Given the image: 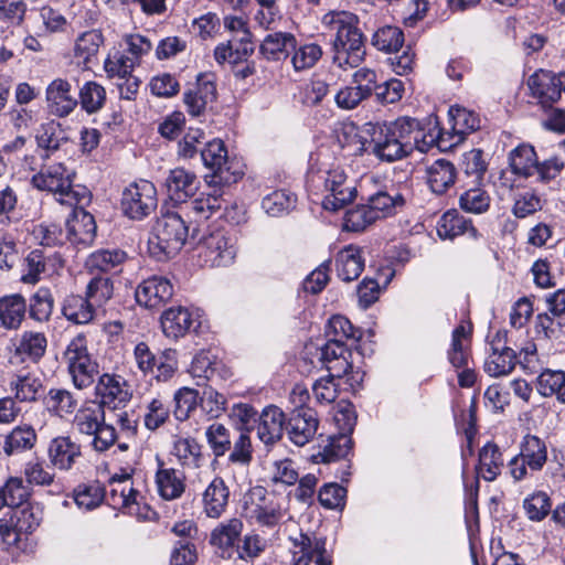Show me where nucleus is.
Segmentation results:
<instances>
[{"label":"nucleus","instance_id":"nucleus-1","mask_svg":"<svg viewBox=\"0 0 565 565\" xmlns=\"http://www.w3.org/2000/svg\"><path fill=\"white\" fill-rule=\"evenodd\" d=\"M322 23L335 32L333 62L343 70L358 67L365 55L359 18L348 11H332L324 14Z\"/></svg>","mask_w":565,"mask_h":565},{"label":"nucleus","instance_id":"nucleus-2","mask_svg":"<svg viewBox=\"0 0 565 565\" xmlns=\"http://www.w3.org/2000/svg\"><path fill=\"white\" fill-rule=\"evenodd\" d=\"M75 172L62 162L45 164L35 173L32 185L51 193L63 205H88L92 201L90 191L82 184H74Z\"/></svg>","mask_w":565,"mask_h":565},{"label":"nucleus","instance_id":"nucleus-3","mask_svg":"<svg viewBox=\"0 0 565 565\" xmlns=\"http://www.w3.org/2000/svg\"><path fill=\"white\" fill-rule=\"evenodd\" d=\"M189 227L178 212L162 213L148 239L150 255L159 262L175 256L186 242Z\"/></svg>","mask_w":565,"mask_h":565},{"label":"nucleus","instance_id":"nucleus-4","mask_svg":"<svg viewBox=\"0 0 565 565\" xmlns=\"http://www.w3.org/2000/svg\"><path fill=\"white\" fill-rule=\"evenodd\" d=\"M382 125L387 129L390 136L396 139V141L403 142L404 148L411 153L415 149L420 152H427L433 147L444 148V139L437 122L433 126L429 124V127L425 129L415 118L399 117Z\"/></svg>","mask_w":565,"mask_h":565},{"label":"nucleus","instance_id":"nucleus-5","mask_svg":"<svg viewBox=\"0 0 565 565\" xmlns=\"http://www.w3.org/2000/svg\"><path fill=\"white\" fill-rule=\"evenodd\" d=\"M203 164L211 170L206 177L210 186L218 188L236 183L244 175L243 164L235 158H230L224 142L214 139L201 150Z\"/></svg>","mask_w":565,"mask_h":565},{"label":"nucleus","instance_id":"nucleus-6","mask_svg":"<svg viewBox=\"0 0 565 565\" xmlns=\"http://www.w3.org/2000/svg\"><path fill=\"white\" fill-rule=\"evenodd\" d=\"M244 510L249 520L273 527L282 520L288 507L284 498L268 494L263 487H254L246 495Z\"/></svg>","mask_w":565,"mask_h":565},{"label":"nucleus","instance_id":"nucleus-7","mask_svg":"<svg viewBox=\"0 0 565 565\" xmlns=\"http://www.w3.org/2000/svg\"><path fill=\"white\" fill-rule=\"evenodd\" d=\"M108 488L106 501L110 507L137 519H146L148 516L149 509L147 505H141L143 498L135 488L134 480L129 473L114 475L109 479Z\"/></svg>","mask_w":565,"mask_h":565},{"label":"nucleus","instance_id":"nucleus-8","mask_svg":"<svg viewBox=\"0 0 565 565\" xmlns=\"http://www.w3.org/2000/svg\"><path fill=\"white\" fill-rule=\"evenodd\" d=\"M64 360L76 388L84 390L94 383L98 366L88 353L84 335L78 334L68 343Z\"/></svg>","mask_w":565,"mask_h":565},{"label":"nucleus","instance_id":"nucleus-9","mask_svg":"<svg viewBox=\"0 0 565 565\" xmlns=\"http://www.w3.org/2000/svg\"><path fill=\"white\" fill-rule=\"evenodd\" d=\"M136 366L143 375L151 374L158 382L170 381L178 371V353L174 349H164L157 358L145 342L134 348Z\"/></svg>","mask_w":565,"mask_h":565},{"label":"nucleus","instance_id":"nucleus-10","mask_svg":"<svg viewBox=\"0 0 565 565\" xmlns=\"http://www.w3.org/2000/svg\"><path fill=\"white\" fill-rule=\"evenodd\" d=\"M196 252L203 266L227 267L237 255L236 239L222 231L213 232L199 242Z\"/></svg>","mask_w":565,"mask_h":565},{"label":"nucleus","instance_id":"nucleus-11","mask_svg":"<svg viewBox=\"0 0 565 565\" xmlns=\"http://www.w3.org/2000/svg\"><path fill=\"white\" fill-rule=\"evenodd\" d=\"M156 186L147 180L129 184L121 194L122 213L131 220H142L157 207Z\"/></svg>","mask_w":565,"mask_h":565},{"label":"nucleus","instance_id":"nucleus-12","mask_svg":"<svg viewBox=\"0 0 565 565\" xmlns=\"http://www.w3.org/2000/svg\"><path fill=\"white\" fill-rule=\"evenodd\" d=\"M64 267V259L58 252L33 249L24 259L21 280L34 285L43 278L57 275Z\"/></svg>","mask_w":565,"mask_h":565},{"label":"nucleus","instance_id":"nucleus-13","mask_svg":"<svg viewBox=\"0 0 565 565\" xmlns=\"http://www.w3.org/2000/svg\"><path fill=\"white\" fill-rule=\"evenodd\" d=\"M527 87L543 108L551 107L565 93V74L539 70L527 78Z\"/></svg>","mask_w":565,"mask_h":565},{"label":"nucleus","instance_id":"nucleus-14","mask_svg":"<svg viewBox=\"0 0 565 565\" xmlns=\"http://www.w3.org/2000/svg\"><path fill=\"white\" fill-rule=\"evenodd\" d=\"M334 419L342 433L330 437L329 444L324 447V457L329 461L345 458L352 449V439L349 434L356 423L353 406L351 404L342 406L334 415Z\"/></svg>","mask_w":565,"mask_h":565},{"label":"nucleus","instance_id":"nucleus-15","mask_svg":"<svg viewBox=\"0 0 565 565\" xmlns=\"http://www.w3.org/2000/svg\"><path fill=\"white\" fill-rule=\"evenodd\" d=\"M324 189L328 193L322 200V206L329 211L342 209L355 196V188L348 183L347 174L340 167L326 172Z\"/></svg>","mask_w":565,"mask_h":565},{"label":"nucleus","instance_id":"nucleus-16","mask_svg":"<svg viewBox=\"0 0 565 565\" xmlns=\"http://www.w3.org/2000/svg\"><path fill=\"white\" fill-rule=\"evenodd\" d=\"M96 395L100 398L98 404L109 408L125 406L132 396L130 386L120 375L105 373L99 376L95 386Z\"/></svg>","mask_w":565,"mask_h":565},{"label":"nucleus","instance_id":"nucleus-17","mask_svg":"<svg viewBox=\"0 0 565 565\" xmlns=\"http://www.w3.org/2000/svg\"><path fill=\"white\" fill-rule=\"evenodd\" d=\"M319 426L317 412L312 408L292 409L286 425L289 440L302 447L313 439Z\"/></svg>","mask_w":565,"mask_h":565},{"label":"nucleus","instance_id":"nucleus-18","mask_svg":"<svg viewBox=\"0 0 565 565\" xmlns=\"http://www.w3.org/2000/svg\"><path fill=\"white\" fill-rule=\"evenodd\" d=\"M331 565V556L327 553L326 539L300 534L294 540V565Z\"/></svg>","mask_w":565,"mask_h":565},{"label":"nucleus","instance_id":"nucleus-19","mask_svg":"<svg viewBox=\"0 0 565 565\" xmlns=\"http://www.w3.org/2000/svg\"><path fill=\"white\" fill-rule=\"evenodd\" d=\"M86 205H72L71 217L66 222V239L74 245L89 246L96 236V222L94 216L85 211Z\"/></svg>","mask_w":565,"mask_h":565},{"label":"nucleus","instance_id":"nucleus-20","mask_svg":"<svg viewBox=\"0 0 565 565\" xmlns=\"http://www.w3.org/2000/svg\"><path fill=\"white\" fill-rule=\"evenodd\" d=\"M135 295L139 305L146 308H159L171 299L173 286L166 277L152 276L139 284Z\"/></svg>","mask_w":565,"mask_h":565},{"label":"nucleus","instance_id":"nucleus-21","mask_svg":"<svg viewBox=\"0 0 565 565\" xmlns=\"http://www.w3.org/2000/svg\"><path fill=\"white\" fill-rule=\"evenodd\" d=\"M216 99V86L213 74H200L196 85L184 93V104L192 116L202 115Z\"/></svg>","mask_w":565,"mask_h":565},{"label":"nucleus","instance_id":"nucleus-22","mask_svg":"<svg viewBox=\"0 0 565 565\" xmlns=\"http://www.w3.org/2000/svg\"><path fill=\"white\" fill-rule=\"evenodd\" d=\"M47 457L54 468L67 471L82 457V447L70 436H57L49 443Z\"/></svg>","mask_w":565,"mask_h":565},{"label":"nucleus","instance_id":"nucleus-23","mask_svg":"<svg viewBox=\"0 0 565 565\" xmlns=\"http://www.w3.org/2000/svg\"><path fill=\"white\" fill-rule=\"evenodd\" d=\"M372 130V151L382 161L394 162L401 160L411 152L406 150L403 142L390 136L383 125H369Z\"/></svg>","mask_w":565,"mask_h":565},{"label":"nucleus","instance_id":"nucleus-24","mask_svg":"<svg viewBox=\"0 0 565 565\" xmlns=\"http://www.w3.org/2000/svg\"><path fill=\"white\" fill-rule=\"evenodd\" d=\"M515 352L505 345L502 335L497 337L491 342V353L484 361V371L493 377L509 374L515 366Z\"/></svg>","mask_w":565,"mask_h":565},{"label":"nucleus","instance_id":"nucleus-25","mask_svg":"<svg viewBox=\"0 0 565 565\" xmlns=\"http://www.w3.org/2000/svg\"><path fill=\"white\" fill-rule=\"evenodd\" d=\"M286 425L285 414L278 406H266L259 415L257 436L266 446H271L281 439Z\"/></svg>","mask_w":565,"mask_h":565},{"label":"nucleus","instance_id":"nucleus-26","mask_svg":"<svg viewBox=\"0 0 565 565\" xmlns=\"http://www.w3.org/2000/svg\"><path fill=\"white\" fill-rule=\"evenodd\" d=\"M46 102L51 114L57 117L68 116L77 105V99L72 94V85L63 78L50 83L46 88Z\"/></svg>","mask_w":565,"mask_h":565},{"label":"nucleus","instance_id":"nucleus-27","mask_svg":"<svg viewBox=\"0 0 565 565\" xmlns=\"http://www.w3.org/2000/svg\"><path fill=\"white\" fill-rule=\"evenodd\" d=\"M199 326L198 317L184 307H172L161 317V327L166 337L179 339Z\"/></svg>","mask_w":565,"mask_h":565},{"label":"nucleus","instance_id":"nucleus-28","mask_svg":"<svg viewBox=\"0 0 565 565\" xmlns=\"http://www.w3.org/2000/svg\"><path fill=\"white\" fill-rule=\"evenodd\" d=\"M164 186L168 196L174 203H183L188 198L194 195L199 188L196 175L183 168L170 170Z\"/></svg>","mask_w":565,"mask_h":565},{"label":"nucleus","instance_id":"nucleus-29","mask_svg":"<svg viewBox=\"0 0 565 565\" xmlns=\"http://www.w3.org/2000/svg\"><path fill=\"white\" fill-rule=\"evenodd\" d=\"M230 500V489L225 481L215 477L202 493V507L206 516L218 519L226 511Z\"/></svg>","mask_w":565,"mask_h":565},{"label":"nucleus","instance_id":"nucleus-30","mask_svg":"<svg viewBox=\"0 0 565 565\" xmlns=\"http://www.w3.org/2000/svg\"><path fill=\"white\" fill-rule=\"evenodd\" d=\"M243 531L239 519L233 518L220 523L212 532L210 543L221 551L223 557H231Z\"/></svg>","mask_w":565,"mask_h":565},{"label":"nucleus","instance_id":"nucleus-31","mask_svg":"<svg viewBox=\"0 0 565 565\" xmlns=\"http://www.w3.org/2000/svg\"><path fill=\"white\" fill-rule=\"evenodd\" d=\"M38 526L39 520L34 518L33 512L23 508L14 512L10 522L0 520V535L4 543L13 545L20 540V534L32 532Z\"/></svg>","mask_w":565,"mask_h":565},{"label":"nucleus","instance_id":"nucleus-32","mask_svg":"<svg viewBox=\"0 0 565 565\" xmlns=\"http://www.w3.org/2000/svg\"><path fill=\"white\" fill-rule=\"evenodd\" d=\"M46 337L41 332L25 331L14 343L12 359L38 362L46 351Z\"/></svg>","mask_w":565,"mask_h":565},{"label":"nucleus","instance_id":"nucleus-33","mask_svg":"<svg viewBox=\"0 0 565 565\" xmlns=\"http://www.w3.org/2000/svg\"><path fill=\"white\" fill-rule=\"evenodd\" d=\"M156 486L158 494L163 500L179 499L185 490L184 476L181 471L160 463L156 472Z\"/></svg>","mask_w":565,"mask_h":565},{"label":"nucleus","instance_id":"nucleus-34","mask_svg":"<svg viewBox=\"0 0 565 565\" xmlns=\"http://www.w3.org/2000/svg\"><path fill=\"white\" fill-rule=\"evenodd\" d=\"M348 355L350 352L344 343L328 340L321 348L320 360L332 376L342 377L352 370Z\"/></svg>","mask_w":565,"mask_h":565},{"label":"nucleus","instance_id":"nucleus-35","mask_svg":"<svg viewBox=\"0 0 565 565\" xmlns=\"http://www.w3.org/2000/svg\"><path fill=\"white\" fill-rule=\"evenodd\" d=\"M364 263L362 249L355 245H348L338 253L335 258L338 276L343 281L355 280L363 271Z\"/></svg>","mask_w":565,"mask_h":565},{"label":"nucleus","instance_id":"nucleus-36","mask_svg":"<svg viewBox=\"0 0 565 565\" xmlns=\"http://www.w3.org/2000/svg\"><path fill=\"white\" fill-rule=\"evenodd\" d=\"M171 454L185 469H199L204 463L201 445L192 437H175Z\"/></svg>","mask_w":565,"mask_h":565},{"label":"nucleus","instance_id":"nucleus-37","mask_svg":"<svg viewBox=\"0 0 565 565\" xmlns=\"http://www.w3.org/2000/svg\"><path fill=\"white\" fill-rule=\"evenodd\" d=\"M42 381L34 373L21 371L9 381V388L20 402H34L42 390Z\"/></svg>","mask_w":565,"mask_h":565},{"label":"nucleus","instance_id":"nucleus-38","mask_svg":"<svg viewBox=\"0 0 565 565\" xmlns=\"http://www.w3.org/2000/svg\"><path fill=\"white\" fill-rule=\"evenodd\" d=\"M188 214L194 218L195 222L209 220L212 215L217 213L222 207L224 200L222 194L217 193L215 189L213 193H202L190 202H184Z\"/></svg>","mask_w":565,"mask_h":565},{"label":"nucleus","instance_id":"nucleus-39","mask_svg":"<svg viewBox=\"0 0 565 565\" xmlns=\"http://www.w3.org/2000/svg\"><path fill=\"white\" fill-rule=\"evenodd\" d=\"M456 174L451 162L439 159L427 168V182L434 193L444 194L455 184Z\"/></svg>","mask_w":565,"mask_h":565},{"label":"nucleus","instance_id":"nucleus-40","mask_svg":"<svg viewBox=\"0 0 565 565\" xmlns=\"http://www.w3.org/2000/svg\"><path fill=\"white\" fill-rule=\"evenodd\" d=\"M503 458L494 443H487L479 451L477 475L486 481H493L501 473Z\"/></svg>","mask_w":565,"mask_h":565},{"label":"nucleus","instance_id":"nucleus-41","mask_svg":"<svg viewBox=\"0 0 565 565\" xmlns=\"http://www.w3.org/2000/svg\"><path fill=\"white\" fill-rule=\"evenodd\" d=\"M518 455L527 462L530 471L536 472L542 470L547 461V447L541 438L527 434L523 437Z\"/></svg>","mask_w":565,"mask_h":565},{"label":"nucleus","instance_id":"nucleus-42","mask_svg":"<svg viewBox=\"0 0 565 565\" xmlns=\"http://www.w3.org/2000/svg\"><path fill=\"white\" fill-rule=\"evenodd\" d=\"M449 119L451 122L452 138L457 139L454 143L461 141L466 135L476 131L480 127L479 115L461 106L450 107Z\"/></svg>","mask_w":565,"mask_h":565},{"label":"nucleus","instance_id":"nucleus-43","mask_svg":"<svg viewBox=\"0 0 565 565\" xmlns=\"http://www.w3.org/2000/svg\"><path fill=\"white\" fill-rule=\"evenodd\" d=\"M105 420V412L100 404L89 402L84 404L75 414L74 428L83 435L94 434Z\"/></svg>","mask_w":565,"mask_h":565},{"label":"nucleus","instance_id":"nucleus-44","mask_svg":"<svg viewBox=\"0 0 565 565\" xmlns=\"http://www.w3.org/2000/svg\"><path fill=\"white\" fill-rule=\"evenodd\" d=\"M26 303L22 296L10 295L0 299V324L9 330L18 329L24 319Z\"/></svg>","mask_w":565,"mask_h":565},{"label":"nucleus","instance_id":"nucleus-45","mask_svg":"<svg viewBox=\"0 0 565 565\" xmlns=\"http://www.w3.org/2000/svg\"><path fill=\"white\" fill-rule=\"evenodd\" d=\"M64 317L76 324L89 323L96 313V308L85 296L71 295L63 302Z\"/></svg>","mask_w":565,"mask_h":565},{"label":"nucleus","instance_id":"nucleus-46","mask_svg":"<svg viewBox=\"0 0 565 565\" xmlns=\"http://www.w3.org/2000/svg\"><path fill=\"white\" fill-rule=\"evenodd\" d=\"M104 36L98 30L81 33L74 43V56L84 65H88L99 52Z\"/></svg>","mask_w":565,"mask_h":565},{"label":"nucleus","instance_id":"nucleus-47","mask_svg":"<svg viewBox=\"0 0 565 565\" xmlns=\"http://www.w3.org/2000/svg\"><path fill=\"white\" fill-rule=\"evenodd\" d=\"M510 167L513 173L529 178L537 169V157L534 148L530 145H521L509 154Z\"/></svg>","mask_w":565,"mask_h":565},{"label":"nucleus","instance_id":"nucleus-48","mask_svg":"<svg viewBox=\"0 0 565 565\" xmlns=\"http://www.w3.org/2000/svg\"><path fill=\"white\" fill-rule=\"evenodd\" d=\"M296 38L288 32H276L265 36L259 53L269 61H277L281 54H287L290 46H295Z\"/></svg>","mask_w":565,"mask_h":565},{"label":"nucleus","instance_id":"nucleus-49","mask_svg":"<svg viewBox=\"0 0 565 565\" xmlns=\"http://www.w3.org/2000/svg\"><path fill=\"white\" fill-rule=\"evenodd\" d=\"M366 203L376 218L381 220L395 213L397 207H402L405 199L399 193L390 194L386 191H379L369 195Z\"/></svg>","mask_w":565,"mask_h":565},{"label":"nucleus","instance_id":"nucleus-50","mask_svg":"<svg viewBox=\"0 0 565 565\" xmlns=\"http://www.w3.org/2000/svg\"><path fill=\"white\" fill-rule=\"evenodd\" d=\"M297 196L287 190H276L262 200L263 210L270 216L288 213L296 206Z\"/></svg>","mask_w":565,"mask_h":565},{"label":"nucleus","instance_id":"nucleus-51","mask_svg":"<svg viewBox=\"0 0 565 565\" xmlns=\"http://www.w3.org/2000/svg\"><path fill=\"white\" fill-rule=\"evenodd\" d=\"M468 230H475L471 221L456 212H446L437 223V234L443 239H452Z\"/></svg>","mask_w":565,"mask_h":565},{"label":"nucleus","instance_id":"nucleus-52","mask_svg":"<svg viewBox=\"0 0 565 565\" xmlns=\"http://www.w3.org/2000/svg\"><path fill=\"white\" fill-rule=\"evenodd\" d=\"M294 51L291 55V64L296 72L312 68L318 61L322 57V49L317 43H303L290 46Z\"/></svg>","mask_w":565,"mask_h":565},{"label":"nucleus","instance_id":"nucleus-53","mask_svg":"<svg viewBox=\"0 0 565 565\" xmlns=\"http://www.w3.org/2000/svg\"><path fill=\"white\" fill-rule=\"evenodd\" d=\"M537 392L542 396L556 395L565 403V373L563 371L545 370L537 377Z\"/></svg>","mask_w":565,"mask_h":565},{"label":"nucleus","instance_id":"nucleus-54","mask_svg":"<svg viewBox=\"0 0 565 565\" xmlns=\"http://www.w3.org/2000/svg\"><path fill=\"white\" fill-rule=\"evenodd\" d=\"M36 441V434L33 427L22 425L15 427L6 438L4 451L12 455L31 449Z\"/></svg>","mask_w":565,"mask_h":565},{"label":"nucleus","instance_id":"nucleus-55","mask_svg":"<svg viewBox=\"0 0 565 565\" xmlns=\"http://www.w3.org/2000/svg\"><path fill=\"white\" fill-rule=\"evenodd\" d=\"M77 404V398L65 388H51L47 393V408L60 417L73 414Z\"/></svg>","mask_w":565,"mask_h":565},{"label":"nucleus","instance_id":"nucleus-56","mask_svg":"<svg viewBox=\"0 0 565 565\" xmlns=\"http://www.w3.org/2000/svg\"><path fill=\"white\" fill-rule=\"evenodd\" d=\"M216 365V359L211 352L200 351L194 355L189 373L196 380L198 385H202L214 376Z\"/></svg>","mask_w":565,"mask_h":565},{"label":"nucleus","instance_id":"nucleus-57","mask_svg":"<svg viewBox=\"0 0 565 565\" xmlns=\"http://www.w3.org/2000/svg\"><path fill=\"white\" fill-rule=\"evenodd\" d=\"M404 43V34L397 26L385 25L380 28L372 38V44L380 51L397 52Z\"/></svg>","mask_w":565,"mask_h":565},{"label":"nucleus","instance_id":"nucleus-58","mask_svg":"<svg viewBox=\"0 0 565 565\" xmlns=\"http://www.w3.org/2000/svg\"><path fill=\"white\" fill-rule=\"evenodd\" d=\"M376 221L377 218L373 214V211L370 209L367 203H365L347 211L343 228L349 232H362Z\"/></svg>","mask_w":565,"mask_h":565},{"label":"nucleus","instance_id":"nucleus-59","mask_svg":"<svg viewBox=\"0 0 565 565\" xmlns=\"http://www.w3.org/2000/svg\"><path fill=\"white\" fill-rule=\"evenodd\" d=\"M205 437L215 457L224 456L231 449V431L221 423L211 424L206 428Z\"/></svg>","mask_w":565,"mask_h":565},{"label":"nucleus","instance_id":"nucleus-60","mask_svg":"<svg viewBox=\"0 0 565 565\" xmlns=\"http://www.w3.org/2000/svg\"><path fill=\"white\" fill-rule=\"evenodd\" d=\"M39 35L65 32L68 26L67 19L56 9L42 7L39 11Z\"/></svg>","mask_w":565,"mask_h":565},{"label":"nucleus","instance_id":"nucleus-61","mask_svg":"<svg viewBox=\"0 0 565 565\" xmlns=\"http://www.w3.org/2000/svg\"><path fill=\"white\" fill-rule=\"evenodd\" d=\"M326 337L330 341L344 343L348 339H358L359 331L355 330L353 324L343 316L337 315L329 319L326 326Z\"/></svg>","mask_w":565,"mask_h":565},{"label":"nucleus","instance_id":"nucleus-62","mask_svg":"<svg viewBox=\"0 0 565 565\" xmlns=\"http://www.w3.org/2000/svg\"><path fill=\"white\" fill-rule=\"evenodd\" d=\"M104 500H106V490L98 481L78 486L75 492L76 504L86 510L97 508Z\"/></svg>","mask_w":565,"mask_h":565},{"label":"nucleus","instance_id":"nucleus-63","mask_svg":"<svg viewBox=\"0 0 565 565\" xmlns=\"http://www.w3.org/2000/svg\"><path fill=\"white\" fill-rule=\"evenodd\" d=\"M82 108L88 114L98 111L105 104L106 90L96 82H87L79 90Z\"/></svg>","mask_w":565,"mask_h":565},{"label":"nucleus","instance_id":"nucleus-64","mask_svg":"<svg viewBox=\"0 0 565 565\" xmlns=\"http://www.w3.org/2000/svg\"><path fill=\"white\" fill-rule=\"evenodd\" d=\"M126 259V253L120 249H100L93 253L87 260V266L90 269L100 271H109Z\"/></svg>","mask_w":565,"mask_h":565}]
</instances>
